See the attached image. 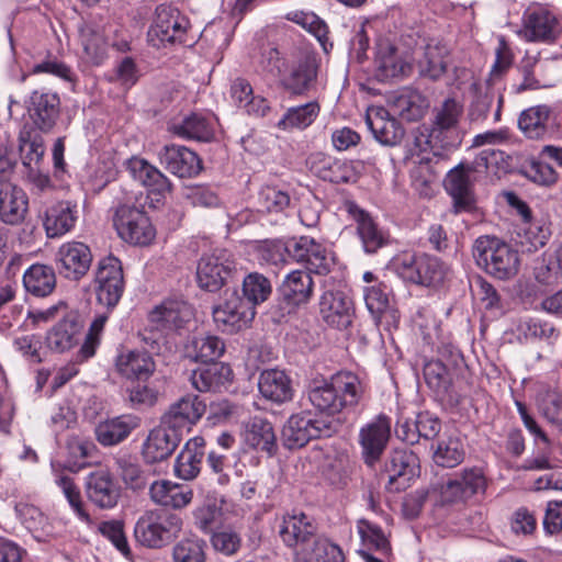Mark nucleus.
<instances>
[{
    "label": "nucleus",
    "mask_w": 562,
    "mask_h": 562,
    "mask_svg": "<svg viewBox=\"0 0 562 562\" xmlns=\"http://www.w3.org/2000/svg\"><path fill=\"white\" fill-rule=\"evenodd\" d=\"M310 170L324 181L331 183H355L359 173L352 161L339 160L322 153L311 155L308 158Z\"/></svg>",
    "instance_id": "nucleus-18"
},
{
    "label": "nucleus",
    "mask_w": 562,
    "mask_h": 562,
    "mask_svg": "<svg viewBox=\"0 0 562 562\" xmlns=\"http://www.w3.org/2000/svg\"><path fill=\"white\" fill-rule=\"evenodd\" d=\"M473 257L479 267L498 280L515 277L519 269L517 250L495 236H480L473 245Z\"/></svg>",
    "instance_id": "nucleus-2"
},
{
    "label": "nucleus",
    "mask_w": 562,
    "mask_h": 562,
    "mask_svg": "<svg viewBox=\"0 0 562 562\" xmlns=\"http://www.w3.org/2000/svg\"><path fill=\"white\" fill-rule=\"evenodd\" d=\"M126 392L132 407L136 409L153 407L158 402L160 395L157 386L148 380L132 381Z\"/></svg>",
    "instance_id": "nucleus-54"
},
{
    "label": "nucleus",
    "mask_w": 562,
    "mask_h": 562,
    "mask_svg": "<svg viewBox=\"0 0 562 562\" xmlns=\"http://www.w3.org/2000/svg\"><path fill=\"white\" fill-rule=\"evenodd\" d=\"M182 529V519L167 510L145 512L136 521L134 538L149 549H161L171 543Z\"/></svg>",
    "instance_id": "nucleus-4"
},
{
    "label": "nucleus",
    "mask_w": 562,
    "mask_h": 562,
    "mask_svg": "<svg viewBox=\"0 0 562 562\" xmlns=\"http://www.w3.org/2000/svg\"><path fill=\"white\" fill-rule=\"evenodd\" d=\"M364 301L376 325H383L389 330L397 328L401 315L385 283L380 282L367 286L364 289Z\"/></svg>",
    "instance_id": "nucleus-16"
},
{
    "label": "nucleus",
    "mask_w": 562,
    "mask_h": 562,
    "mask_svg": "<svg viewBox=\"0 0 562 562\" xmlns=\"http://www.w3.org/2000/svg\"><path fill=\"white\" fill-rule=\"evenodd\" d=\"M121 493L122 490L120 484L108 471H97L87 477V497L101 509L114 508L121 498Z\"/></svg>",
    "instance_id": "nucleus-22"
},
{
    "label": "nucleus",
    "mask_w": 562,
    "mask_h": 562,
    "mask_svg": "<svg viewBox=\"0 0 562 562\" xmlns=\"http://www.w3.org/2000/svg\"><path fill=\"white\" fill-rule=\"evenodd\" d=\"M525 38L529 42H552L555 38V18L546 10H536L525 16Z\"/></svg>",
    "instance_id": "nucleus-39"
},
{
    "label": "nucleus",
    "mask_w": 562,
    "mask_h": 562,
    "mask_svg": "<svg viewBox=\"0 0 562 562\" xmlns=\"http://www.w3.org/2000/svg\"><path fill=\"white\" fill-rule=\"evenodd\" d=\"M260 394L277 404L290 402L293 398L294 390L290 376L282 370H263L258 380Z\"/></svg>",
    "instance_id": "nucleus-29"
},
{
    "label": "nucleus",
    "mask_w": 562,
    "mask_h": 562,
    "mask_svg": "<svg viewBox=\"0 0 562 562\" xmlns=\"http://www.w3.org/2000/svg\"><path fill=\"white\" fill-rule=\"evenodd\" d=\"M91 262V250L83 243H69L59 248L57 268L67 279H81L88 272Z\"/></svg>",
    "instance_id": "nucleus-24"
},
{
    "label": "nucleus",
    "mask_w": 562,
    "mask_h": 562,
    "mask_svg": "<svg viewBox=\"0 0 562 562\" xmlns=\"http://www.w3.org/2000/svg\"><path fill=\"white\" fill-rule=\"evenodd\" d=\"M188 351L189 357L196 362H218L217 360L225 351V344L220 337L213 335L194 337Z\"/></svg>",
    "instance_id": "nucleus-51"
},
{
    "label": "nucleus",
    "mask_w": 562,
    "mask_h": 562,
    "mask_svg": "<svg viewBox=\"0 0 562 562\" xmlns=\"http://www.w3.org/2000/svg\"><path fill=\"white\" fill-rule=\"evenodd\" d=\"M238 274L237 263L226 250H215L203 255L196 267L199 286L207 292H217L228 288Z\"/></svg>",
    "instance_id": "nucleus-10"
},
{
    "label": "nucleus",
    "mask_w": 562,
    "mask_h": 562,
    "mask_svg": "<svg viewBox=\"0 0 562 562\" xmlns=\"http://www.w3.org/2000/svg\"><path fill=\"white\" fill-rule=\"evenodd\" d=\"M359 535L366 544L373 547L384 555L391 554V543L380 526L368 520H360L358 525Z\"/></svg>",
    "instance_id": "nucleus-57"
},
{
    "label": "nucleus",
    "mask_w": 562,
    "mask_h": 562,
    "mask_svg": "<svg viewBox=\"0 0 562 562\" xmlns=\"http://www.w3.org/2000/svg\"><path fill=\"white\" fill-rule=\"evenodd\" d=\"M205 411L206 403L200 395L186 394L169 406L161 419L183 434L201 419Z\"/></svg>",
    "instance_id": "nucleus-15"
},
{
    "label": "nucleus",
    "mask_w": 562,
    "mask_h": 562,
    "mask_svg": "<svg viewBox=\"0 0 562 562\" xmlns=\"http://www.w3.org/2000/svg\"><path fill=\"white\" fill-rule=\"evenodd\" d=\"M307 400L322 418L335 419L345 411L353 412L366 394V385L350 371H340L328 380H314L307 387Z\"/></svg>",
    "instance_id": "nucleus-1"
},
{
    "label": "nucleus",
    "mask_w": 562,
    "mask_h": 562,
    "mask_svg": "<svg viewBox=\"0 0 562 562\" xmlns=\"http://www.w3.org/2000/svg\"><path fill=\"white\" fill-rule=\"evenodd\" d=\"M136 426L133 418L120 416L100 423L94 432L99 443L110 447L125 440Z\"/></svg>",
    "instance_id": "nucleus-46"
},
{
    "label": "nucleus",
    "mask_w": 562,
    "mask_h": 562,
    "mask_svg": "<svg viewBox=\"0 0 562 562\" xmlns=\"http://www.w3.org/2000/svg\"><path fill=\"white\" fill-rule=\"evenodd\" d=\"M116 465L120 471V476L126 487L133 491L145 488L147 484L146 474L138 463L133 462L127 458H119L116 460Z\"/></svg>",
    "instance_id": "nucleus-59"
},
{
    "label": "nucleus",
    "mask_w": 562,
    "mask_h": 562,
    "mask_svg": "<svg viewBox=\"0 0 562 562\" xmlns=\"http://www.w3.org/2000/svg\"><path fill=\"white\" fill-rule=\"evenodd\" d=\"M189 21L179 10L160 4L156 8L154 21L147 32L148 42L156 48L168 44L190 45L186 38Z\"/></svg>",
    "instance_id": "nucleus-12"
},
{
    "label": "nucleus",
    "mask_w": 562,
    "mask_h": 562,
    "mask_svg": "<svg viewBox=\"0 0 562 562\" xmlns=\"http://www.w3.org/2000/svg\"><path fill=\"white\" fill-rule=\"evenodd\" d=\"M395 267L404 280L425 286L440 285L449 271L442 260L428 254H403L396 259Z\"/></svg>",
    "instance_id": "nucleus-8"
},
{
    "label": "nucleus",
    "mask_w": 562,
    "mask_h": 562,
    "mask_svg": "<svg viewBox=\"0 0 562 562\" xmlns=\"http://www.w3.org/2000/svg\"><path fill=\"white\" fill-rule=\"evenodd\" d=\"M75 222L76 215L70 202L61 201L46 211L44 227L49 238H56L69 232Z\"/></svg>",
    "instance_id": "nucleus-44"
},
{
    "label": "nucleus",
    "mask_w": 562,
    "mask_h": 562,
    "mask_svg": "<svg viewBox=\"0 0 562 562\" xmlns=\"http://www.w3.org/2000/svg\"><path fill=\"white\" fill-rule=\"evenodd\" d=\"M487 486L486 477L481 469L464 470L460 479L449 481L443 494L450 502L467 501L474 495L484 494Z\"/></svg>",
    "instance_id": "nucleus-28"
},
{
    "label": "nucleus",
    "mask_w": 562,
    "mask_h": 562,
    "mask_svg": "<svg viewBox=\"0 0 562 562\" xmlns=\"http://www.w3.org/2000/svg\"><path fill=\"white\" fill-rule=\"evenodd\" d=\"M81 325L76 314H67L46 335V345L50 350L65 352L78 342Z\"/></svg>",
    "instance_id": "nucleus-36"
},
{
    "label": "nucleus",
    "mask_w": 562,
    "mask_h": 562,
    "mask_svg": "<svg viewBox=\"0 0 562 562\" xmlns=\"http://www.w3.org/2000/svg\"><path fill=\"white\" fill-rule=\"evenodd\" d=\"M183 434L173 429L160 418V424L150 430L144 447L143 456L148 463L168 459L181 442Z\"/></svg>",
    "instance_id": "nucleus-19"
},
{
    "label": "nucleus",
    "mask_w": 562,
    "mask_h": 562,
    "mask_svg": "<svg viewBox=\"0 0 562 562\" xmlns=\"http://www.w3.org/2000/svg\"><path fill=\"white\" fill-rule=\"evenodd\" d=\"M450 50L442 43L427 44L417 58L418 75L431 81H438L448 71Z\"/></svg>",
    "instance_id": "nucleus-31"
},
{
    "label": "nucleus",
    "mask_w": 562,
    "mask_h": 562,
    "mask_svg": "<svg viewBox=\"0 0 562 562\" xmlns=\"http://www.w3.org/2000/svg\"><path fill=\"white\" fill-rule=\"evenodd\" d=\"M522 173L532 182L543 187L555 184L559 178L553 167L541 160H532L525 166Z\"/></svg>",
    "instance_id": "nucleus-61"
},
{
    "label": "nucleus",
    "mask_w": 562,
    "mask_h": 562,
    "mask_svg": "<svg viewBox=\"0 0 562 562\" xmlns=\"http://www.w3.org/2000/svg\"><path fill=\"white\" fill-rule=\"evenodd\" d=\"M250 301L240 296L236 286L226 288L222 302L213 307V319L220 330L234 334L246 327L255 317Z\"/></svg>",
    "instance_id": "nucleus-11"
},
{
    "label": "nucleus",
    "mask_w": 562,
    "mask_h": 562,
    "mask_svg": "<svg viewBox=\"0 0 562 562\" xmlns=\"http://www.w3.org/2000/svg\"><path fill=\"white\" fill-rule=\"evenodd\" d=\"M126 164L132 176L149 188L151 192L162 195L171 191L170 180L145 159L133 157Z\"/></svg>",
    "instance_id": "nucleus-37"
},
{
    "label": "nucleus",
    "mask_w": 562,
    "mask_h": 562,
    "mask_svg": "<svg viewBox=\"0 0 562 562\" xmlns=\"http://www.w3.org/2000/svg\"><path fill=\"white\" fill-rule=\"evenodd\" d=\"M434 119L427 134V144L431 149L454 150L463 140L460 128L463 105L454 98L446 99L432 111Z\"/></svg>",
    "instance_id": "nucleus-3"
},
{
    "label": "nucleus",
    "mask_w": 562,
    "mask_h": 562,
    "mask_svg": "<svg viewBox=\"0 0 562 562\" xmlns=\"http://www.w3.org/2000/svg\"><path fill=\"white\" fill-rule=\"evenodd\" d=\"M19 151L24 169L41 165L45 153L42 136L24 126L19 134Z\"/></svg>",
    "instance_id": "nucleus-50"
},
{
    "label": "nucleus",
    "mask_w": 562,
    "mask_h": 562,
    "mask_svg": "<svg viewBox=\"0 0 562 562\" xmlns=\"http://www.w3.org/2000/svg\"><path fill=\"white\" fill-rule=\"evenodd\" d=\"M279 536L285 546L290 548L299 546L302 548L310 543L317 535L315 526L312 525L305 514L301 513L300 515L283 517Z\"/></svg>",
    "instance_id": "nucleus-32"
},
{
    "label": "nucleus",
    "mask_w": 562,
    "mask_h": 562,
    "mask_svg": "<svg viewBox=\"0 0 562 562\" xmlns=\"http://www.w3.org/2000/svg\"><path fill=\"white\" fill-rule=\"evenodd\" d=\"M366 122L374 138L384 146H397L404 139L405 128L383 108L369 111Z\"/></svg>",
    "instance_id": "nucleus-26"
},
{
    "label": "nucleus",
    "mask_w": 562,
    "mask_h": 562,
    "mask_svg": "<svg viewBox=\"0 0 562 562\" xmlns=\"http://www.w3.org/2000/svg\"><path fill=\"white\" fill-rule=\"evenodd\" d=\"M318 61L314 55H306L283 76L279 86L293 97L306 95L314 88L318 76Z\"/></svg>",
    "instance_id": "nucleus-21"
},
{
    "label": "nucleus",
    "mask_w": 562,
    "mask_h": 562,
    "mask_svg": "<svg viewBox=\"0 0 562 562\" xmlns=\"http://www.w3.org/2000/svg\"><path fill=\"white\" fill-rule=\"evenodd\" d=\"M27 113L34 126L49 133L60 115V98L56 92L35 90L27 103Z\"/></svg>",
    "instance_id": "nucleus-17"
},
{
    "label": "nucleus",
    "mask_w": 562,
    "mask_h": 562,
    "mask_svg": "<svg viewBox=\"0 0 562 562\" xmlns=\"http://www.w3.org/2000/svg\"><path fill=\"white\" fill-rule=\"evenodd\" d=\"M376 64V77L382 81L407 77L413 70L412 64L401 58L394 46L379 56Z\"/></svg>",
    "instance_id": "nucleus-52"
},
{
    "label": "nucleus",
    "mask_w": 562,
    "mask_h": 562,
    "mask_svg": "<svg viewBox=\"0 0 562 562\" xmlns=\"http://www.w3.org/2000/svg\"><path fill=\"white\" fill-rule=\"evenodd\" d=\"M158 156L161 166L179 178H192L202 170L200 157L186 146L165 145Z\"/></svg>",
    "instance_id": "nucleus-20"
},
{
    "label": "nucleus",
    "mask_w": 562,
    "mask_h": 562,
    "mask_svg": "<svg viewBox=\"0 0 562 562\" xmlns=\"http://www.w3.org/2000/svg\"><path fill=\"white\" fill-rule=\"evenodd\" d=\"M149 495L153 502L165 507L180 509L191 503L193 493L179 484L169 481H156L150 485Z\"/></svg>",
    "instance_id": "nucleus-38"
},
{
    "label": "nucleus",
    "mask_w": 562,
    "mask_h": 562,
    "mask_svg": "<svg viewBox=\"0 0 562 562\" xmlns=\"http://www.w3.org/2000/svg\"><path fill=\"white\" fill-rule=\"evenodd\" d=\"M205 440L203 437L190 439L179 453L175 463L176 474L183 480L194 479L201 471L205 457Z\"/></svg>",
    "instance_id": "nucleus-35"
},
{
    "label": "nucleus",
    "mask_w": 562,
    "mask_h": 562,
    "mask_svg": "<svg viewBox=\"0 0 562 562\" xmlns=\"http://www.w3.org/2000/svg\"><path fill=\"white\" fill-rule=\"evenodd\" d=\"M99 532L112 542V544L125 557L130 558L132 551L130 549L125 532L124 524L121 520L102 521L98 527Z\"/></svg>",
    "instance_id": "nucleus-60"
},
{
    "label": "nucleus",
    "mask_w": 562,
    "mask_h": 562,
    "mask_svg": "<svg viewBox=\"0 0 562 562\" xmlns=\"http://www.w3.org/2000/svg\"><path fill=\"white\" fill-rule=\"evenodd\" d=\"M424 379L426 384L439 396H446L452 387L459 373L450 370L442 359L430 360L424 366Z\"/></svg>",
    "instance_id": "nucleus-47"
},
{
    "label": "nucleus",
    "mask_w": 562,
    "mask_h": 562,
    "mask_svg": "<svg viewBox=\"0 0 562 562\" xmlns=\"http://www.w3.org/2000/svg\"><path fill=\"white\" fill-rule=\"evenodd\" d=\"M392 106L403 120L414 122L424 116L428 101L418 91L404 89L393 95Z\"/></svg>",
    "instance_id": "nucleus-45"
},
{
    "label": "nucleus",
    "mask_w": 562,
    "mask_h": 562,
    "mask_svg": "<svg viewBox=\"0 0 562 562\" xmlns=\"http://www.w3.org/2000/svg\"><path fill=\"white\" fill-rule=\"evenodd\" d=\"M272 292L270 280L259 272H251L243 280V294L252 307L268 300Z\"/></svg>",
    "instance_id": "nucleus-55"
},
{
    "label": "nucleus",
    "mask_w": 562,
    "mask_h": 562,
    "mask_svg": "<svg viewBox=\"0 0 562 562\" xmlns=\"http://www.w3.org/2000/svg\"><path fill=\"white\" fill-rule=\"evenodd\" d=\"M245 441L250 448L266 452L269 457L278 452V439L273 426L265 418L250 419L246 426Z\"/></svg>",
    "instance_id": "nucleus-33"
},
{
    "label": "nucleus",
    "mask_w": 562,
    "mask_h": 562,
    "mask_svg": "<svg viewBox=\"0 0 562 562\" xmlns=\"http://www.w3.org/2000/svg\"><path fill=\"white\" fill-rule=\"evenodd\" d=\"M321 106L317 101H311L303 105L293 106L286 110L279 121L280 128H306L319 114Z\"/></svg>",
    "instance_id": "nucleus-53"
},
{
    "label": "nucleus",
    "mask_w": 562,
    "mask_h": 562,
    "mask_svg": "<svg viewBox=\"0 0 562 562\" xmlns=\"http://www.w3.org/2000/svg\"><path fill=\"white\" fill-rule=\"evenodd\" d=\"M319 312L329 326L346 329L355 315L353 302L341 291H326L321 296Z\"/></svg>",
    "instance_id": "nucleus-23"
},
{
    "label": "nucleus",
    "mask_w": 562,
    "mask_h": 562,
    "mask_svg": "<svg viewBox=\"0 0 562 562\" xmlns=\"http://www.w3.org/2000/svg\"><path fill=\"white\" fill-rule=\"evenodd\" d=\"M206 542L203 539H182L172 548L173 562H205L204 548Z\"/></svg>",
    "instance_id": "nucleus-56"
},
{
    "label": "nucleus",
    "mask_w": 562,
    "mask_h": 562,
    "mask_svg": "<svg viewBox=\"0 0 562 562\" xmlns=\"http://www.w3.org/2000/svg\"><path fill=\"white\" fill-rule=\"evenodd\" d=\"M29 211V198L20 187L0 181V221L7 225H20Z\"/></svg>",
    "instance_id": "nucleus-25"
},
{
    "label": "nucleus",
    "mask_w": 562,
    "mask_h": 562,
    "mask_svg": "<svg viewBox=\"0 0 562 562\" xmlns=\"http://www.w3.org/2000/svg\"><path fill=\"white\" fill-rule=\"evenodd\" d=\"M339 419L313 418L311 413L292 415L281 431V443L288 450L301 449L311 440L329 438L339 431Z\"/></svg>",
    "instance_id": "nucleus-6"
},
{
    "label": "nucleus",
    "mask_w": 562,
    "mask_h": 562,
    "mask_svg": "<svg viewBox=\"0 0 562 562\" xmlns=\"http://www.w3.org/2000/svg\"><path fill=\"white\" fill-rule=\"evenodd\" d=\"M350 213L357 222V233L367 254H375L390 243L387 232L380 228L368 212L352 205Z\"/></svg>",
    "instance_id": "nucleus-30"
},
{
    "label": "nucleus",
    "mask_w": 562,
    "mask_h": 562,
    "mask_svg": "<svg viewBox=\"0 0 562 562\" xmlns=\"http://www.w3.org/2000/svg\"><path fill=\"white\" fill-rule=\"evenodd\" d=\"M539 407L543 417L562 430V394H547Z\"/></svg>",
    "instance_id": "nucleus-64"
},
{
    "label": "nucleus",
    "mask_w": 562,
    "mask_h": 562,
    "mask_svg": "<svg viewBox=\"0 0 562 562\" xmlns=\"http://www.w3.org/2000/svg\"><path fill=\"white\" fill-rule=\"evenodd\" d=\"M313 290L314 282L310 272L294 270L288 273L278 288V297L270 308L272 322L281 324L295 314L299 307L310 302Z\"/></svg>",
    "instance_id": "nucleus-5"
},
{
    "label": "nucleus",
    "mask_w": 562,
    "mask_h": 562,
    "mask_svg": "<svg viewBox=\"0 0 562 562\" xmlns=\"http://www.w3.org/2000/svg\"><path fill=\"white\" fill-rule=\"evenodd\" d=\"M193 307L183 300L167 299L148 314V325L139 333L154 348L165 331L179 330L193 318Z\"/></svg>",
    "instance_id": "nucleus-7"
},
{
    "label": "nucleus",
    "mask_w": 562,
    "mask_h": 562,
    "mask_svg": "<svg viewBox=\"0 0 562 562\" xmlns=\"http://www.w3.org/2000/svg\"><path fill=\"white\" fill-rule=\"evenodd\" d=\"M192 371L191 383L200 392L216 391L222 385L231 382L233 370L224 362L203 363Z\"/></svg>",
    "instance_id": "nucleus-34"
},
{
    "label": "nucleus",
    "mask_w": 562,
    "mask_h": 562,
    "mask_svg": "<svg viewBox=\"0 0 562 562\" xmlns=\"http://www.w3.org/2000/svg\"><path fill=\"white\" fill-rule=\"evenodd\" d=\"M383 472L389 476V491H404L420 474L419 458L413 450L395 448L389 453Z\"/></svg>",
    "instance_id": "nucleus-14"
},
{
    "label": "nucleus",
    "mask_w": 562,
    "mask_h": 562,
    "mask_svg": "<svg viewBox=\"0 0 562 562\" xmlns=\"http://www.w3.org/2000/svg\"><path fill=\"white\" fill-rule=\"evenodd\" d=\"M120 373L135 381L148 380L154 372V361L146 352L131 351L127 356H120L116 362Z\"/></svg>",
    "instance_id": "nucleus-49"
},
{
    "label": "nucleus",
    "mask_w": 562,
    "mask_h": 562,
    "mask_svg": "<svg viewBox=\"0 0 562 562\" xmlns=\"http://www.w3.org/2000/svg\"><path fill=\"white\" fill-rule=\"evenodd\" d=\"M391 439V419L380 414L372 422L364 425L359 431L361 458L367 467L374 469Z\"/></svg>",
    "instance_id": "nucleus-13"
},
{
    "label": "nucleus",
    "mask_w": 562,
    "mask_h": 562,
    "mask_svg": "<svg viewBox=\"0 0 562 562\" xmlns=\"http://www.w3.org/2000/svg\"><path fill=\"white\" fill-rule=\"evenodd\" d=\"M211 543L215 551L224 555H233L239 550L241 538L236 531L225 529L214 532L211 537Z\"/></svg>",
    "instance_id": "nucleus-62"
},
{
    "label": "nucleus",
    "mask_w": 562,
    "mask_h": 562,
    "mask_svg": "<svg viewBox=\"0 0 562 562\" xmlns=\"http://www.w3.org/2000/svg\"><path fill=\"white\" fill-rule=\"evenodd\" d=\"M23 284L30 294L37 297L49 295L56 286L55 270L47 265H32L23 274Z\"/></svg>",
    "instance_id": "nucleus-41"
},
{
    "label": "nucleus",
    "mask_w": 562,
    "mask_h": 562,
    "mask_svg": "<svg viewBox=\"0 0 562 562\" xmlns=\"http://www.w3.org/2000/svg\"><path fill=\"white\" fill-rule=\"evenodd\" d=\"M296 562H344L341 549L325 538L316 536L296 551Z\"/></svg>",
    "instance_id": "nucleus-42"
},
{
    "label": "nucleus",
    "mask_w": 562,
    "mask_h": 562,
    "mask_svg": "<svg viewBox=\"0 0 562 562\" xmlns=\"http://www.w3.org/2000/svg\"><path fill=\"white\" fill-rule=\"evenodd\" d=\"M113 226L124 241L136 246L149 245L156 235L146 212L134 204L121 203L115 207Z\"/></svg>",
    "instance_id": "nucleus-9"
},
{
    "label": "nucleus",
    "mask_w": 562,
    "mask_h": 562,
    "mask_svg": "<svg viewBox=\"0 0 562 562\" xmlns=\"http://www.w3.org/2000/svg\"><path fill=\"white\" fill-rule=\"evenodd\" d=\"M258 201L262 210L268 213H279L290 205V195L273 186L263 187L258 195Z\"/></svg>",
    "instance_id": "nucleus-58"
},
{
    "label": "nucleus",
    "mask_w": 562,
    "mask_h": 562,
    "mask_svg": "<svg viewBox=\"0 0 562 562\" xmlns=\"http://www.w3.org/2000/svg\"><path fill=\"white\" fill-rule=\"evenodd\" d=\"M221 514V507L215 502L207 501L193 512L194 525L201 531L210 532Z\"/></svg>",
    "instance_id": "nucleus-63"
},
{
    "label": "nucleus",
    "mask_w": 562,
    "mask_h": 562,
    "mask_svg": "<svg viewBox=\"0 0 562 562\" xmlns=\"http://www.w3.org/2000/svg\"><path fill=\"white\" fill-rule=\"evenodd\" d=\"M551 110L548 105H536L524 110L518 119V127L529 139H543L549 133L548 122Z\"/></svg>",
    "instance_id": "nucleus-43"
},
{
    "label": "nucleus",
    "mask_w": 562,
    "mask_h": 562,
    "mask_svg": "<svg viewBox=\"0 0 562 562\" xmlns=\"http://www.w3.org/2000/svg\"><path fill=\"white\" fill-rule=\"evenodd\" d=\"M472 173L474 172L468 170L465 162H460L448 172L445 179V187L453 199L456 213L470 211L473 206L474 199L471 191Z\"/></svg>",
    "instance_id": "nucleus-27"
},
{
    "label": "nucleus",
    "mask_w": 562,
    "mask_h": 562,
    "mask_svg": "<svg viewBox=\"0 0 562 562\" xmlns=\"http://www.w3.org/2000/svg\"><path fill=\"white\" fill-rule=\"evenodd\" d=\"M432 461L436 465L451 469L459 465L465 457V448L457 436L442 437L430 447Z\"/></svg>",
    "instance_id": "nucleus-40"
},
{
    "label": "nucleus",
    "mask_w": 562,
    "mask_h": 562,
    "mask_svg": "<svg viewBox=\"0 0 562 562\" xmlns=\"http://www.w3.org/2000/svg\"><path fill=\"white\" fill-rule=\"evenodd\" d=\"M169 131L177 136L199 142H210L214 137V130L211 123L201 114L191 113L182 122L175 123Z\"/></svg>",
    "instance_id": "nucleus-48"
}]
</instances>
